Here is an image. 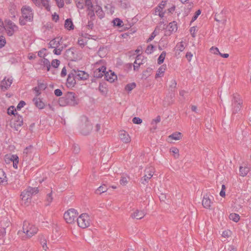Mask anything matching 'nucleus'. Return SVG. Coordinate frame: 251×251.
I'll return each mask as SVG.
<instances>
[{
  "mask_svg": "<svg viewBox=\"0 0 251 251\" xmlns=\"http://www.w3.org/2000/svg\"><path fill=\"white\" fill-rule=\"evenodd\" d=\"M21 11L22 16L19 20L21 25H25L27 22L32 21L33 12L30 6L27 5L24 6L21 9Z\"/></svg>",
  "mask_w": 251,
  "mask_h": 251,
  "instance_id": "f257e3e1",
  "label": "nucleus"
},
{
  "mask_svg": "<svg viewBox=\"0 0 251 251\" xmlns=\"http://www.w3.org/2000/svg\"><path fill=\"white\" fill-rule=\"evenodd\" d=\"M77 95H64L58 99V102L60 106L66 105L74 106L78 103L79 99Z\"/></svg>",
  "mask_w": 251,
  "mask_h": 251,
  "instance_id": "f03ea898",
  "label": "nucleus"
},
{
  "mask_svg": "<svg viewBox=\"0 0 251 251\" xmlns=\"http://www.w3.org/2000/svg\"><path fill=\"white\" fill-rule=\"evenodd\" d=\"M80 131L83 135H88L93 129V126L88 118L85 115L80 117Z\"/></svg>",
  "mask_w": 251,
  "mask_h": 251,
  "instance_id": "7ed1b4c3",
  "label": "nucleus"
},
{
  "mask_svg": "<svg viewBox=\"0 0 251 251\" xmlns=\"http://www.w3.org/2000/svg\"><path fill=\"white\" fill-rule=\"evenodd\" d=\"M78 214V213L75 209L71 208L65 212L64 218L67 223L72 224L75 222Z\"/></svg>",
  "mask_w": 251,
  "mask_h": 251,
  "instance_id": "20e7f679",
  "label": "nucleus"
},
{
  "mask_svg": "<svg viewBox=\"0 0 251 251\" xmlns=\"http://www.w3.org/2000/svg\"><path fill=\"white\" fill-rule=\"evenodd\" d=\"M5 26H4L7 34L9 36L14 35V33L18 30V27L10 20L6 19L4 21Z\"/></svg>",
  "mask_w": 251,
  "mask_h": 251,
  "instance_id": "39448f33",
  "label": "nucleus"
},
{
  "mask_svg": "<svg viewBox=\"0 0 251 251\" xmlns=\"http://www.w3.org/2000/svg\"><path fill=\"white\" fill-rule=\"evenodd\" d=\"M89 216L88 214L82 213L77 218V223L79 227L85 228L89 226Z\"/></svg>",
  "mask_w": 251,
  "mask_h": 251,
  "instance_id": "423d86ee",
  "label": "nucleus"
},
{
  "mask_svg": "<svg viewBox=\"0 0 251 251\" xmlns=\"http://www.w3.org/2000/svg\"><path fill=\"white\" fill-rule=\"evenodd\" d=\"M27 223L25 221L24 222L23 230V232L26 233L28 237H31L36 234L38 231V228L34 226L30 225L27 226Z\"/></svg>",
  "mask_w": 251,
  "mask_h": 251,
  "instance_id": "0eeeda50",
  "label": "nucleus"
},
{
  "mask_svg": "<svg viewBox=\"0 0 251 251\" xmlns=\"http://www.w3.org/2000/svg\"><path fill=\"white\" fill-rule=\"evenodd\" d=\"M39 192L38 188L28 187L25 190L22 192L21 196L22 200L27 201L30 199L33 194H37Z\"/></svg>",
  "mask_w": 251,
  "mask_h": 251,
  "instance_id": "6e6552de",
  "label": "nucleus"
},
{
  "mask_svg": "<svg viewBox=\"0 0 251 251\" xmlns=\"http://www.w3.org/2000/svg\"><path fill=\"white\" fill-rule=\"evenodd\" d=\"M242 100L239 98V95L234 96L233 100V114H235L240 111L242 104Z\"/></svg>",
  "mask_w": 251,
  "mask_h": 251,
  "instance_id": "1a4fd4ad",
  "label": "nucleus"
},
{
  "mask_svg": "<svg viewBox=\"0 0 251 251\" xmlns=\"http://www.w3.org/2000/svg\"><path fill=\"white\" fill-rule=\"evenodd\" d=\"M145 172L147 173L143 177L141 178V182L144 185H146L149 180L151 178L154 173V168L152 167H150L145 170Z\"/></svg>",
  "mask_w": 251,
  "mask_h": 251,
  "instance_id": "9d476101",
  "label": "nucleus"
},
{
  "mask_svg": "<svg viewBox=\"0 0 251 251\" xmlns=\"http://www.w3.org/2000/svg\"><path fill=\"white\" fill-rule=\"evenodd\" d=\"M13 82V79L11 78L5 77L1 81L0 85V92H4L8 89V88L11 86Z\"/></svg>",
  "mask_w": 251,
  "mask_h": 251,
  "instance_id": "9b49d317",
  "label": "nucleus"
},
{
  "mask_svg": "<svg viewBox=\"0 0 251 251\" xmlns=\"http://www.w3.org/2000/svg\"><path fill=\"white\" fill-rule=\"evenodd\" d=\"M73 72L77 80H85L89 77V75L84 71L73 70Z\"/></svg>",
  "mask_w": 251,
  "mask_h": 251,
  "instance_id": "f8f14e48",
  "label": "nucleus"
},
{
  "mask_svg": "<svg viewBox=\"0 0 251 251\" xmlns=\"http://www.w3.org/2000/svg\"><path fill=\"white\" fill-rule=\"evenodd\" d=\"M213 197L212 196H209L207 194L204 195L202 201V204L205 208H210L211 204L213 203L212 200Z\"/></svg>",
  "mask_w": 251,
  "mask_h": 251,
  "instance_id": "ddd939ff",
  "label": "nucleus"
},
{
  "mask_svg": "<svg viewBox=\"0 0 251 251\" xmlns=\"http://www.w3.org/2000/svg\"><path fill=\"white\" fill-rule=\"evenodd\" d=\"M76 78H75V75L73 71L70 73L68 76L67 79V85L68 87H74L76 83Z\"/></svg>",
  "mask_w": 251,
  "mask_h": 251,
  "instance_id": "4468645a",
  "label": "nucleus"
},
{
  "mask_svg": "<svg viewBox=\"0 0 251 251\" xmlns=\"http://www.w3.org/2000/svg\"><path fill=\"white\" fill-rule=\"evenodd\" d=\"M119 137L121 141L125 143H129L131 141V138L127 132L125 130H121L120 132Z\"/></svg>",
  "mask_w": 251,
  "mask_h": 251,
  "instance_id": "2eb2a0df",
  "label": "nucleus"
},
{
  "mask_svg": "<svg viewBox=\"0 0 251 251\" xmlns=\"http://www.w3.org/2000/svg\"><path fill=\"white\" fill-rule=\"evenodd\" d=\"M33 101L35 106L40 109H43L46 104V102L43 101L42 99L37 97L33 99Z\"/></svg>",
  "mask_w": 251,
  "mask_h": 251,
  "instance_id": "dca6fc26",
  "label": "nucleus"
},
{
  "mask_svg": "<svg viewBox=\"0 0 251 251\" xmlns=\"http://www.w3.org/2000/svg\"><path fill=\"white\" fill-rule=\"evenodd\" d=\"M104 76L105 79L110 82H114L117 78V75L111 71L106 72Z\"/></svg>",
  "mask_w": 251,
  "mask_h": 251,
  "instance_id": "f3484780",
  "label": "nucleus"
},
{
  "mask_svg": "<svg viewBox=\"0 0 251 251\" xmlns=\"http://www.w3.org/2000/svg\"><path fill=\"white\" fill-rule=\"evenodd\" d=\"M163 99V104L164 106H167L173 103L174 96L173 95H164Z\"/></svg>",
  "mask_w": 251,
  "mask_h": 251,
  "instance_id": "a211bd4d",
  "label": "nucleus"
},
{
  "mask_svg": "<svg viewBox=\"0 0 251 251\" xmlns=\"http://www.w3.org/2000/svg\"><path fill=\"white\" fill-rule=\"evenodd\" d=\"M145 215V213L142 211H140L139 210H136L132 215L131 217L132 218H136L137 219H141L143 218Z\"/></svg>",
  "mask_w": 251,
  "mask_h": 251,
  "instance_id": "6ab92c4d",
  "label": "nucleus"
},
{
  "mask_svg": "<svg viewBox=\"0 0 251 251\" xmlns=\"http://www.w3.org/2000/svg\"><path fill=\"white\" fill-rule=\"evenodd\" d=\"M60 40L58 38L51 40L49 43V48H56L60 46Z\"/></svg>",
  "mask_w": 251,
  "mask_h": 251,
  "instance_id": "aec40b11",
  "label": "nucleus"
},
{
  "mask_svg": "<svg viewBox=\"0 0 251 251\" xmlns=\"http://www.w3.org/2000/svg\"><path fill=\"white\" fill-rule=\"evenodd\" d=\"M166 69V65H163L161 66L157 71V73L155 75V78L160 77L164 75V73Z\"/></svg>",
  "mask_w": 251,
  "mask_h": 251,
  "instance_id": "412c9836",
  "label": "nucleus"
},
{
  "mask_svg": "<svg viewBox=\"0 0 251 251\" xmlns=\"http://www.w3.org/2000/svg\"><path fill=\"white\" fill-rule=\"evenodd\" d=\"M47 88V85L45 83H40L38 82V85L37 87L34 88V90L37 94H41V91L44 90Z\"/></svg>",
  "mask_w": 251,
  "mask_h": 251,
  "instance_id": "4be33fe9",
  "label": "nucleus"
},
{
  "mask_svg": "<svg viewBox=\"0 0 251 251\" xmlns=\"http://www.w3.org/2000/svg\"><path fill=\"white\" fill-rule=\"evenodd\" d=\"M141 56L138 54L136 58L135 61L134 62V65L133 66L134 70H137L141 64H143V60L140 61Z\"/></svg>",
  "mask_w": 251,
  "mask_h": 251,
  "instance_id": "5701e85b",
  "label": "nucleus"
},
{
  "mask_svg": "<svg viewBox=\"0 0 251 251\" xmlns=\"http://www.w3.org/2000/svg\"><path fill=\"white\" fill-rule=\"evenodd\" d=\"M95 10L97 15L100 18L102 19L104 16V13L103 12L102 8L99 5H96Z\"/></svg>",
  "mask_w": 251,
  "mask_h": 251,
  "instance_id": "b1692460",
  "label": "nucleus"
},
{
  "mask_svg": "<svg viewBox=\"0 0 251 251\" xmlns=\"http://www.w3.org/2000/svg\"><path fill=\"white\" fill-rule=\"evenodd\" d=\"M168 28L169 31L171 32L176 31L177 29V23L175 21L170 23L168 25Z\"/></svg>",
  "mask_w": 251,
  "mask_h": 251,
  "instance_id": "393cba45",
  "label": "nucleus"
},
{
  "mask_svg": "<svg viewBox=\"0 0 251 251\" xmlns=\"http://www.w3.org/2000/svg\"><path fill=\"white\" fill-rule=\"evenodd\" d=\"M64 26L66 29L69 30L74 29V25L71 19H67L65 21Z\"/></svg>",
  "mask_w": 251,
  "mask_h": 251,
  "instance_id": "a878e982",
  "label": "nucleus"
},
{
  "mask_svg": "<svg viewBox=\"0 0 251 251\" xmlns=\"http://www.w3.org/2000/svg\"><path fill=\"white\" fill-rule=\"evenodd\" d=\"M119 6L123 9H126L129 7L130 3L128 0H119Z\"/></svg>",
  "mask_w": 251,
  "mask_h": 251,
  "instance_id": "bb28decb",
  "label": "nucleus"
},
{
  "mask_svg": "<svg viewBox=\"0 0 251 251\" xmlns=\"http://www.w3.org/2000/svg\"><path fill=\"white\" fill-rule=\"evenodd\" d=\"M16 117H15L17 118V120L16 121V123H15V125H16L17 126H21L23 125V117L22 116L19 115L18 113L16 112Z\"/></svg>",
  "mask_w": 251,
  "mask_h": 251,
  "instance_id": "cd10ccee",
  "label": "nucleus"
},
{
  "mask_svg": "<svg viewBox=\"0 0 251 251\" xmlns=\"http://www.w3.org/2000/svg\"><path fill=\"white\" fill-rule=\"evenodd\" d=\"M108 188L105 185H103L100 186L97 190L95 191V193L97 194H101L102 193L105 192L107 191Z\"/></svg>",
  "mask_w": 251,
  "mask_h": 251,
  "instance_id": "c85d7f7f",
  "label": "nucleus"
},
{
  "mask_svg": "<svg viewBox=\"0 0 251 251\" xmlns=\"http://www.w3.org/2000/svg\"><path fill=\"white\" fill-rule=\"evenodd\" d=\"M136 84L135 82L127 84L125 87V90L129 93L132 90L135 88Z\"/></svg>",
  "mask_w": 251,
  "mask_h": 251,
  "instance_id": "c756f323",
  "label": "nucleus"
},
{
  "mask_svg": "<svg viewBox=\"0 0 251 251\" xmlns=\"http://www.w3.org/2000/svg\"><path fill=\"white\" fill-rule=\"evenodd\" d=\"M230 220H232L235 222H237L240 220V216L238 214L236 213H231L229 215Z\"/></svg>",
  "mask_w": 251,
  "mask_h": 251,
  "instance_id": "7c9ffc66",
  "label": "nucleus"
},
{
  "mask_svg": "<svg viewBox=\"0 0 251 251\" xmlns=\"http://www.w3.org/2000/svg\"><path fill=\"white\" fill-rule=\"evenodd\" d=\"M33 149V147L32 145H29V146L26 147V148L23 151L24 155H27L32 152V150Z\"/></svg>",
  "mask_w": 251,
  "mask_h": 251,
  "instance_id": "2f4dec72",
  "label": "nucleus"
},
{
  "mask_svg": "<svg viewBox=\"0 0 251 251\" xmlns=\"http://www.w3.org/2000/svg\"><path fill=\"white\" fill-rule=\"evenodd\" d=\"M181 135L180 132H176L170 135L169 138L175 140H178L180 139Z\"/></svg>",
  "mask_w": 251,
  "mask_h": 251,
  "instance_id": "473e14b6",
  "label": "nucleus"
},
{
  "mask_svg": "<svg viewBox=\"0 0 251 251\" xmlns=\"http://www.w3.org/2000/svg\"><path fill=\"white\" fill-rule=\"evenodd\" d=\"M6 181L7 179L5 173L2 169H0V183Z\"/></svg>",
  "mask_w": 251,
  "mask_h": 251,
  "instance_id": "72a5a7b5",
  "label": "nucleus"
},
{
  "mask_svg": "<svg viewBox=\"0 0 251 251\" xmlns=\"http://www.w3.org/2000/svg\"><path fill=\"white\" fill-rule=\"evenodd\" d=\"M249 172V168L247 167H240L239 169L240 175L243 176L247 175Z\"/></svg>",
  "mask_w": 251,
  "mask_h": 251,
  "instance_id": "f704fd0d",
  "label": "nucleus"
},
{
  "mask_svg": "<svg viewBox=\"0 0 251 251\" xmlns=\"http://www.w3.org/2000/svg\"><path fill=\"white\" fill-rule=\"evenodd\" d=\"M41 62L43 63L44 67L47 68V70L49 71L50 68V64L49 60L45 58H44L43 60H42Z\"/></svg>",
  "mask_w": 251,
  "mask_h": 251,
  "instance_id": "c9c22d12",
  "label": "nucleus"
},
{
  "mask_svg": "<svg viewBox=\"0 0 251 251\" xmlns=\"http://www.w3.org/2000/svg\"><path fill=\"white\" fill-rule=\"evenodd\" d=\"M113 23L114 26H117L118 27H121L123 26V22L119 18H115L113 21Z\"/></svg>",
  "mask_w": 251,
  "mask_h": 251,
  "instance_id": "e433bc0d",
  "label": "nucleus"
},
{
  "mask_svg": "<svg viewBox=\"0 0 251 251\" xmlns=\"http://www.w3.org/2000/svg\"><path fill=\"white\" fill-rule=\"evenodd\" d=\"M16 109H15L14 106H10L7 109V114L9 115H14L15 117H16Z\"/></svg>",
  "mask_w": 251,
  "mask_h": 251,
  "instance_id": "4c0bfd02",
  "label": "nucleus"
},
{
  "mask_svg": "<svg viewBox=\"0 0 251 251\" xmlns=\"http://www.w3.org/2000/svg\"><path fill=\"white\" fill-rule=\"evenodd\" d=\"M165 56H166V52L165 51L162 52V53L159 55V56L158 58L157 63L158 64H161L164 62L165 58Z\"/></svg>",
  "mask_w": 251,
  "mask_h": 251,
  "instance_id": "58836bf2",
  "label": "nucleus"
},
{
  "mask_svg": "<svg viewBox=\"0 0 251 251\" xmlns=\"http://www.w3.org/2000/svg\"><path fill=\"white\" fill-rule=\"evenodd\" d=\"M40 3H42L43 6L46 8V9L48 11H50V6L49 5V0H40Z\"/></svg>",
  "mask_w": 251,
  "mask_h": 251,
  "instance_id": "ea45409f",
  "label": "nucleus"
},
{
  "mask_svg": "<svg viewBox=\"0 0 251 251\" xmlns=\"http://www.w3.org/2000/svg\"><path fill=\"white\" fill-rule=\"evenodd\" d=\"M40 243L42 245L43 249L46 251L48 248L47 246V241L43 236H42L40 238Z\"/></svg>",
  "mask_w": 251,
  "mask_h": 251,
  "instance_id": "a19ab883",
  "label": "nucleus"
},
{
  "mask_svg": "<svg viewBox=\"0 0 251 251\" xmlns=\"http://www.w3.org/2000/svg\"><path fill=\"white\" fill-rule=\"evenodd\" d=\"M166 4V1L164 2L162 1V3H160L157 7L155 8V14H156L157 11H163V9L164 8Z\"/></svg>",
  "mask_w": 251,
  "mask_h": 251,
  "instance_id": "79ce46f5",
  "label": "nucleus"
},
{
  "mask_svg": "<svg viewBox=\"0 0 251 251\" xmlns=\"http://www.w3.org/2000/svg\"><path fill=\"white\" fill-rule=\"evenodd\" d=\"M6 159L13 162V163L15 161H19V157L17 155H12L10 157H6Z\"/></svg>",
  "mask_w": 251,
  "mask_h": 251,
  "instance_id": "37998d69",
  "label": "nucleus"
},
{
  "mask_svg": "<svg viewBox=\"0 0 251 251\" xmlns=\"http://www.w3.org/2000/svg\"><path fill=\"white\" fill-rule=\"evenodd\" d=\"M46 49L43 48L38 52V56L40 57L45 58V57L46 56Z\"/></svg>",
  "mask_w": 251,
  "mask_h": 251,
  "instance_id": "c03bdc74",
  "label": "nucleus"
},
{
  "mask_svg": "<svg viewBox=\"0 0 251 251\" xmlns=\"http://www.w3.org/2000/svg\"><path fill=\"white\" fill-rule=\"evenodd\" d=\"M154 46H153L151 44V45H149L146 50V51L145 52L147 53V54H151V53L153 52V50H154Z\"/></svg>",
  "mask_w": 251,
  "mask_h": 251,
  "instance_id": "a18cd8bd",
  "label": "nucleus"
},
{
  "mask_svg": "<svg viewBox=\"0 0 251 251\" xmlns=\"http://www.w3.org/2000/svg\"><path fill=\"white\" fill-rule=\"evenodd\" d=\"M170 151L174 154L175 158H177L179 157V150L176 148H172L170 149Z\"/></svg>",
  "mask_w": 251,
  "mask_h": 251,
  "instance_id": "49530a36",
  "label": "nucleus"
},
{
  "mask_svg": "<svg viewBox=\"0 0 251 251\" xmlns=\"http://www.w3.org/2000/svg\"><path fill=\"white\" fill-rule=\"evenodd\" d=\"M88 10L89 11L88 13V16L90 17L91 20H93L95 18V7L92 8V9H88Z\"/></svg>",
  "mask_w": 251,
  "mask_h": 251,
  "instance_id": "de8ad7c7",
  "label": "nucleus"
},
{
  "mask_svg": "<svg viewBox=\"0 0 251 251\" xmlns=\"http://www.w3.org/2000/svg\"><path fill=\"white\" fill-rule=\"evenodd\" d=\"M85 5L87 6V9H92L94 7L92 4L91 0H85Z\"/></svg>",
  "mask_w": 251,
  "mask_h": 251,
  "instance_id": "09e8293b",
  "label": "nucleus"
},
{
  "mask_svg": "<svg viewBox=\"0 0 251 251\" xmlns=\"http://www.w3.org/2000/svg\"><path fill=\"white\" fill-rule=\"evenodd\" d=\"M77 43L81 48H83L86 44V40L81 38H79Z\"/></svg>",
  "mask_w": 251,
  "mask_h": 251,
  "instance_id": "8fccbe9b",
  "label": "nucleus"
},
{
  "mask_svg": "<svg viewBox=\"0 0 251 251\" xmlns=\"http://www.w3.org/2000/svg\"><path fill=\"white\" fill-rule=\"evenodd\" d=\"M63 50V47H61L59 48H54V50H53V52L54 54L60 55Z\"/></svg>",
  "mask_w": 251,
  "mask_h": 251,
  "instance_id": "3c124183",
  "label": "nucleus"
},
{
  "mask_svg": "<svg viewBox=\"0 0 251 251\" xmlns=\"http://www.w3.org/2000/svg\"><path fill=\"white\" fill-rule=\"evenodd\" d=\"M157 27H158L157 26L155 28L154 31L151 33V36L149 37V38L147 40L148 42H151V41H152L154 39V38L156 36V35H157L156 30H157Z\"/></svg>",
  "mask_w": 251,
  "mask_h": 251,
  "instance_id": "603ef678",
  "label": "nucleus"
},
{
  "mask_svg": "<svg viewBox=\"0 0 251 251\" xmlns=\"http://www.w3.org/2000/svg\"><path fill=\"white\" fill-rule=\"evenodd\" d=\"M52 199H53V198L52 197V193H51V192H50L47 195L46 201L48 202V203H47L46 205H50V202L52 201Z\"/></svg>",
  "mask_w": 251,
  "mask_h": 251,
  "instance_id": "864d4df0",
  "label": "nucleus"
},
{
  "mask_svg": "<svg viewBox=\"0 0 251 251\" xmlns=\"http://www.w3.org/2000/svg\"><path fill=\"white\" fill-rule=\"evenodd\" d=\"M59 64L60 61L58 59H53L51 61V66L54 68H57Z\"/></svg>",
  "mask_w": 251,
  "mask_h": 251,
  "instance_id": "5fc2aeb1",
  "label": "nucleus"
},
{
  "mask_svg": "<svg viewBox=\"0 0 251 251\" xmlns=\"http://www.w3.org/2000/svg\"><path fill=\"white\" fill-rule=\"evenodd\" d=\"M132 122L134 124H141L142 123V120L139 117H134L132 119Z\"/></svg>",
  "mask_w": 251,
  "mask_h": 251,
  "instance_id": "6e6d98bb",
  "label": "nucleus"
},
{
  "mask_svg": "<svg viewBox=\"0 0 251 251\" xmlns=\"http://www.w3.org/2000/svg\"><path fill=\"white\" fill-rule=\"evenodd\" d=\"M6 44V40L4 36H0V48H2Z\"/></svg>",
  "mask_w": 251,
  "mask_h": 251,
  "instance_id": "4d7b16f0",
  "label": "nucleus"
},
{
  "mask_svg": "<svg viewBox=\"0 0 251 251\" xmlns=\"http://www.w3.org/2000/svg\"><path fill=\"white\" fill-rule=\"evenodd\" d=\"M25 104V101L21 100L17 106L16 109L17 110H20Z\"/></svg>",
  "mask_w": 251,
  "mask_h": 251,
  "instance_id": "13d9d810",
  "label": "nucleus"
},
{
  "mask_svg": "<svg viewBox=\"0 0 251 251\" xmlns=\"http://www.w3.org/2000/svg\"><path fill=\"white\" fill-rule=\"evenodd\" d=\"M127 182V178L125 176H122L120 180V184L122 185H126Z\"/></svg>",
  "mask_w": 251,
  "mask_h": 251,
  "instance_id": "bf43d9fd",
  "label": "nucleus"
},
{
  "mask_svg": "<svg viewBox=\"0 0 251 251\" xmlns=\"http://www.w3.org/2000/svg\"><path fill=\"white\" fill-rule=\"evenodd\" d=\"M80 151V148L77 145H74L73 151L75 154H77Z\"/></svg>",
  "mask_w": 251,
  "mask_h": 251,
  "instance_id": "052dcab7",
  "label": "nucleus"
},
{
  "mask_svg": "<svg viewBox=\"0 0 251 251\" xmlns=\"http://www.w3.org/2000/svg\"><path fill=\"white\" fill-rule=\"evenodd\" d=\"M76 2V6L77 7V8H78L79 9H81L84 8V0H81V1H79L78 2Z\"/></svg>",
  "mask_w": 251,
  "mask_h": 251,
  "instance_id": "680f3d73",
  "label": "nucleus"
},
{
  "mask_svg": "<svg viewBox=\"0 0 251 251\" xmlns=\"http://www.w3.org/2000/svg\"><path fill=\"white\" fill-rule=\"evenodd\" d=\"M210 51L215 54H219V52H220L219 49L217 47H212L210 49Z\"/></svg>",
  "mask_w": 251,
  "mask_h": 251,
  "instance_id": "e2e57ef3",
  "label": "nucleus"
},
{
  "mask_svg": "<svg viewBox=\"0 0 251 251\" xmlns=\"http://www.w3.org/2000/svg\"><path fill=\"white\" fill-rule=\"evenodd\" d=\"M106 67L105 66H102L100 68L97 69L96 71L98 72L99 73H102L105 75V74L106 72H105Z\"/></svg>",
  "mask_w": 251,
  "mask_h": 251,
  "instance_id": "0e129e2a",
  "label": "nucleus"
},
{
  "mask_svg": "<svg viewBox=\"0 0 251 251\" xmlns=\"http://www.w3.org/2000/svg\"><path fill=\"white\" fill-rule=\"evenodd\" d=\"M201 13V11L200 10H197L196 12L195 15L193 17V18L192 19L191 22L195 21L197 19L198 16L199 15H200Z\"/></svg>",
  "mask_w": 251,
  "mask_h": 251,
  "instance_id": "69168bd1",
  "label": "nucleus"
},
{
  "mask_svg": "<svg viewBox=\"0 0 251 251\" xmlns=\"http://www.w3.org/2000/svg\"><path fill=\"white\" fill-rule=\"evenodd\" d=\"M99 90L101 93H105L106 92V88L101 84H100L99 87Z\"/></svg>",
  "mask_w": 251,
  "mask_h": 251,
  "instance_id": "338daca9",
  "label": "nucleus"
},
{
  "mask_svg": "<svg viewBox=\"0 0 251 251\" xmlns=\"http://www.w3.org/2000/svg\"><path fill=\"white\" fill-rule=\"evenodd\" d=\"M57 6L59 8L63 7L64 6V3L63 0H55Z\"/></svg>",
  "mask_w": 251,
  "mask_h": 251,
  "instance_id": "774afa93",
  "label": "nucleus"
}]
</instances>
